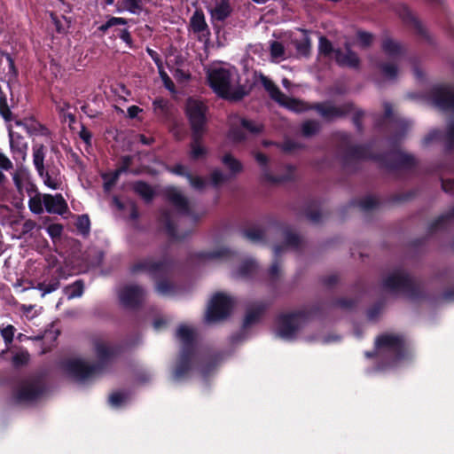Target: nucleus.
<instances>
[{"mask_svg": "<svg viewBox=\"0 0 454 454\" xmlns=\"http://www.w3.org/2000/svg\"><path fill=\"white\" fill-rule=\"evenodd\" d=\"M194 336L193 328L187 325H182L176 331V338L182 342L178 364L174 372V377L176 380L181 378L190 369L191 362L194 356Z\"/></svg>", "mask_w": 454, "mask_h": 454, "instance_id": "3", "label": "nucleus"}, {"mask_svg": "<svg viewBox=\"0 0 454 454\" xmlns=\"http://www.w3.org/2000/svg\"><path fill=\"white\" fill-rule=\"evenodd\" d=\"M301 36L294 37L292 42L295 46L297 54L300 56H308L311 49V42L308 35V31L304 29H299Z\"/></svg>", "mask_w": 454, "mask_h": 454, "instance_id": "22", "label": "nucleus"}, {"mask_svg": "<svg viewBox=\"0 0 454 454\" xmlns=\"http://www.w3.org/2000/svg\"><path fill=\"white\" fill-rule=\"evenodd\" d=\"M9 140L10 149L13 155V159L17 163L21 164L27 158V144L25 141V138L20 134L12 130H9Z\"/></svg>", "mask_w": 454, "mask_h": 454, "instance_id": "13", "label": "nucleus"}, {"mask_svg": "<svg viewBox=\"0 0 454 454\" xmlns=\"http://www.w3.org/2000/svg\"><path fill=\"white\" fill-rule=\"evenodd\" d=\"M126 24H127V20H125L124 18L111 17L108 19V20L106 23L102 24L98 27V29L101 32L105 33L112 27L119 26V25H126Z\"/></svg>", "mask_w": 454, "mask_h": 454, "instance_id": "37", "label": "nucleus"}, {"mask_svg": "<svg viewBox=\"0 0 454 454\" xmlns=\"http://www.w3.org/2000/svg\"><path fill=\"white\" fill-rule=\"evenodd\" d=\"M163 221H164V223H165V226H166V229H167V231L168 233L172 236V237H175V231H174V229H173V226L170 223V217L168 215L165 214L163 215Z\"/></svg>", "mask_w": 454, "mask_h": 454, "instance_id": "62", "label": "nucleus"}, {"mask_svg": "<svg viewBox=\"0 0 454 454\" xmlns=\"http://www.w3.org/2000/svg\"><path fill=\"white\" fill-rule=\"evenodd\" d=\"M382 49L384 52L390 58H395L401 51V46L395 41L387 38L383 41Z\"/></svg>", "mask_w": 454, "mask_h": 454, "instance_id": "31", "label": "nucleus"}, {"mask_svg": "<svg viewBox=\"0 0 454 454\" xmlns=\"http://www.w3.org/2000/svg\"><path fill=\"white\" fill-rule=\"evenodd\" d=\"M93 345L97 364L89 365L82 359H70L64 364L66 372L77 382L84 383L94 378L114 355V349L103 340H95Z\"/></svg>", "mask_w": 454, "mask_h": 454, "instance_id": "1", "label": "nucleus"}, {"mask_svg": "<svg viewBox=\"0 0 454 454\" xmlns=\"http://www.w3.org/2000/svg\"><path fill=\"white\" fill-rule=\"evenodd\" d=\"M190 27L200 40L207 39L210 34L205 15L201 11L194 12L190 20Z\"/></svg>", "mask_w": 454, "mask_h": 454, "instance_id": "16", "label": "nucleus"}, {"mask_svg": "<svg viewBox=\"0 0 454 454\" xmlns=\"http://www.w3.org/2000/svg\"><path fill=\"white\" fill-rule=\"evenodd\" d=\"M238 77L234 67L214 66L207 70L210 87L218 96L230 100H239L247 94V90L239 85Z\"/></svg>", "mask_w": 454, "mask_h": 454, "instance_id": "2", "label": "nucleus"}, {"mask_svg": "<svg viewBox=\"0 0 454 454\" xmlns=\"http://www.w3.org/2000/svg\"><path fill=\"white\" fill-rule=\"evenodd\" d=\"M76 226L82 233H88L90 230L89 217L85 215L79 216Z\"/></svg>", "mask_w": 454, "mask_h": 454, "instance_id": "46", "label": "nucleus"}, {"mask_svg": "<svg viewBox=\"0 0 454 454\" xmlns=\"http://www.w3.org/2000/svg\"><path fill=\"white\" fill-rule=\"evenodd\" d=\"M167 200L173 205L181 214H189V203L187 199L176 187H168L164 191Z\"/></svg>", "mask_w": 454, "mask_h": 454, "instance_id": "17", "label": "nucleus"}, {"mask_svg": "<svg viewBox=\"0 0 454 454\" xmlns=\"http://www.w3.org/2000/svg\"><path fill=\"white\" fill-rule=\"evenodd\" d=\"M43 388L39 379H27L20 384L15 398L20 403L33 402L43 394Z\"/></svg>", "mask_w": 454, "mask_h": 454, "instance_id": "10", "label": "nucleus"}, {"mask_svg": "<svg viewBox=\"0 0 454 454\" xmlns=\"http://www.w3.org/2000/svg\"><path fill=\"white\" fill-rule=\"evenodd\" d=\"M357 38L362 47H367L372 42V35L366 32H358Z\"/></svg>", "mask_w": 454, "mask_h": 454, "instance_id": "50", "label": "nucleus"}, {"mask_svg": "<svg viewBox=\"0 0 454 454\" xmlns=\"http://www.w3.org/2000/svg\"><path fill=\"white\" fill-rule=\"evenodd\" d=\"M128 11L132 14H140L143 11L142 0H122L121 5L117 7V12Z\"/></svg>", "mask_w": 454, "mask_h": 454, "instance_id": "26", "label": "nucleus"}, {"mask_svg": "<svg viewBox=\"0 0 454 454\" xmlns=\"http://www.w3.org/2000/svg\"><path fill=\"white\" fill-rule=\"evenodd\" d=\"M156 288L160 294H167L171 291L172 286L167 281H162L157 284Z\"/></svg>", "mask_w": 454, "mask_h": 454, "instance_id": "56", "label": "nucleus"}, {"mask_svg": "<svg viewBox=\"0 0 454 454\" xmlns=\"http://www.w3.org/2000/svg\"><path fill=\"white\" fill-rule=\"evenodd\" d=\"M204 133H200L198 137L192 133V142L191 144L190 155L192 159L197 160L207 153V149L200 144V140Z\"/></svg>", "mask_w": 454, "mask_h": 454, "instance_id": "28", "label": "nucleus"}, {"mask_svg": "<svg viewBox=\"0 0 454 454\" xmlns=\"http://www.w3.org/2000/svg\"><path fill=\"white\" fill-rule=\"evenodd\" d=\"M56 271L59 275V278H52L48 283L41 282L36 286L35 288L42 292V297H44L46 294L56 291L59 287V278H67L63 274L61 268L57 269Z\"/></svg>", "mask_w": 454, "mask_h": 454, "instance_id": "24", "label": "nucleus"}, {"mask_svg": "<svg viewBox=\"0 0 454 454\" xmlns=\"http://www.w3.org/2000/svg\"><path fill=\"white\" fill-rule=\"evenodd\" d=\"M159 73H160V75L162 81L164 82L166 88L172 90L174 88V84H173L171 79L169 78V76L163 71L162 68L160 69V71H159Z\"/></svg>", "mask_w": 454, "mask_h": 454, "instance_id": "61", "label": "nucleus"}, {"mask_svg": "<svg viewBox=\"0 0 454 454\" xmlns=\"http://www.w3.org/2000/svg\"><path fill=\"white\" fill-rule=\"evenodd\" d=\"M206 106L196 99L189 98L186 103V114L189 119L192 133L199 136L200 133L205 132V126L207 122L206 118Z\"/></svg>", "mask_w": 454, "mask_h": 454, "instance_id": "8", "label": "nucleus"}, {"mask_svg": "<svg viewBox=\"0 0 454 454\" xmlns=\"http://www.w3.org/2000/svg\"><path fill=\"white\" fill-rule=\"evenodd\" d=\"M225 180V176L222 171L215 169L211 174V181L214 185H218Z\"/></svg>", "mask_w": 454, "mask_h": 454, "instance_id": "53", "label": "nucleus"}, {"mask_svg": "<svg viewBox=\"0 0 454 454\" xmlns=\"http://www.w3.org/2000/svg\"><path fill=\"white\" fill-rule=\"evenodd\" d=\"M270 55L273 59L278 61L286 59L285 48L280 42L273 41L270 43Z\"/></svg>", "mask_w": 454, "mask_h": 454, "instance_id": "34", "label": "nucleus"}, {"mask_svg": "<svg viewBox=\"0 0 454 454\" xmlns=\"http://www.w3.org/2000/svg\"><path fill=\"white\" fill-rule=\"evenodd\" d=\"M166 269L167 265L163 262H153L149 260H145L135 264L131 270L133 273L145 271L153 277H156L158 274L165 272Z\"/></svg>", "mask_w": 454, "mask_h": 454, "instance_id": "21", "label": "nucleus"}, {"mask_svg": "<svg viewBox=\"0 0 454 454\" xmlns=\"http://www.w3.org/2000/svg\"><path fill=\"white\" fill-rule=\"evenodd\" d=\"M119 36L124 43H126L127 45H129V47L132 46L131 35L128 29L121 30Z\"/></svg>", "mask_w": 454, "mask_h": 454, "instance_id": "60", "label": "nucleus"}, {"mask_svg": "<svg viewBox=\"0 0 454 454\" xmlns=\"http://www.w3.org/2000/svg\"><path fill=\"white\" fill-rule=\"evenodd\" d=\"M45 147L43 144H35L33 146V163L38 174L44 170Z\"/></svg>", "mask_w": 454, "mask_h": 454, "instance_id": "25", "label": "nucleus"}, {"mask_svg": "<svg viewBox=\"0 0 454 454\" xmlns=\"http://www.w3.org/2000/svg\"><path fill=\"white\" fill-rule=\"evenodd\" d=\"M319 129V125L317 121H305L301 126L302 134L305 137H310L316 134Z\"/></svg>", "mask_w": 454, "mask_h": 454, "instance_id": "40", "label": "nucleus"}, {"mask_svg": "<svg viewBox=\"0 0 454 454\" xmlns=\"http://www.w3.org/2000/svg\"><path fill=\"white\" fill-rule=\"evenodd\" d=\"M254 158H255L256 161L258 162V164L261 166L263 179L268 182L276 183V182H280V181L289 179L292 177V175L294 171L293 167L288 166L287 167L288 173H289L288 175H286V176L275 177V176H271L269 172L268 158L266 157V155L260 153H256L254 154Z\"/></svg>", "mask_w": 454, "mask_h": 454, "instance_id": "20", "label": "nucleus"}, {"mask_svg": "<svg viewBox=\"0 0 454 454\" xmlns=\"http://www.w3.org/2000/svg\"><path fill=\"white\" fill-rule=\"evenodd\" d=\"M30 210L35 214H41L43 211V203L39 197H33L28 201Z\"/></svg>", "mask_w": 454, "mask_h": 454, "instance_id": "44", "label": "nucleus"}, {"mask_svg": "<svg viewBox=\"0 0 454 454\" xmlns=\"http://www.w3.org/2000/svg\"><path fill=\"white\" fill-rule=\"evenodd\" d=\"M254 81L255 82L261 83L267 90L270 97L280 106L297 113L303 112L308 109V106L304 102L286 97L280 91L275 83L263 74L255 73Z\"/></svg>", "mask_w": 454, "mask_h": 454, "instance_id": "4", "label": "nucleus"}, {"mask_svg": "<svg viewBox=\"0 0 454 454\" xmlns=\"http://www.w3.org/2000/svg\"><path fill=\"white\" fill-rule=\"evenodd\" d=\"M130 159L129 157L124 158L125 166L116 169L114 173L106 174L103 176L105 180V189L110 190V188L115 184L121 173L125 172L128 168Z\"/></svg>", "mask_w": 454, "mask_h": 454, "instance_id": "27", "label": "nucleus"}, {"mask_svg": "<svg viewBox=\"0 0 454 454\" xmlns=\"http://www.w3.org/2000/svg\"><path fill=\"white\" fill-rule=\"evenodd\" d=\"M207 10L213 20L220 21L224 20L231 12L229 0H214L208 4Z\"/></svg>", "mask_w": 454, "mask_h": 454, "instance_id": "18", "label": "nucleus"}, {"mask_svg": "<svg viewBox=\"0 0 454 454\" xmlns=\"http://www.w3.org/2000/svg\"><path fill=\"white\" fill-rule=\"evenodd\" d=\"M304 320L305 316L301 312L280 316L278 319L277 335L285 340L293 339Z\"/></svg>", "mask_w": 454, "mask_h": 454, "instance_id": "9", "label": "nucleus"}, {"mask_svg": "<svg viewBox=\"0 0 454 454\" xmlns=\"http://www.w3.org/2000/svg\"><path fill=\"white\" fill-rule=\"evenodd\" d=\"M27 176H28V172L23 167L18 168V169L13 173L12 179H13V182L18 189H21L22 182H23V180H26L27 178Z\"/></svg>", "mask_w": 454, "mask_h": 454, "instance_id": "38", "label": "nucleus"}, {"mask_svg": "<svg viewBox=\"0 0 454 454\" xmlns=\"http://www.w3.org/2000/svg\"><path fill=\"white\" fill-rule=\"evenodd\" d=\"M13 164L12 160L3 153L0 152V169L9 171L12 169Z\"/></svg>", "mask_w": 454, "mask_h": 454, "instance_id": "51", "label": "nucleus"}, {"mask_svg": "<svg viewBox=\"0 0 454 454\" xmlns=\"http://www.w3.org/2000/svg\"><path fill=\"white\" fill-rule=\"evenodd\" d=\"M434 103L442 110L454 112V89L447 86L436 88L434 94Z\"/></svg>", "mask_w": 454, "mask_h": 454, "instance_id": "15", "label": "nucleus"}, {"mask_svg": "<svg viewBox=\"0 0 454 454\" xmlns=\"http://www.w3.org/2000/svg\"><path fill=\"white\" fill-rule=\"evenodd\" d=\"M246 238L253 242H257L261 240L263 237V231L260 229H253L249 231H246L244 232Z\"/></svg>", "mask_w": 454, "mask_h": 454, "instance_id": "47", "label": "nucleus"}, {"mask_svg": "<svg viewBox=\"0 0 454 454\" xmlns=\"http://www.w3.org/2000/svg\"><path fill=\"white\" fill-rule=\"evenodd\" d=\"M119 299L125 307H135L145 296L144 290L137 286H126L119 291Z\"/></svg>", "mask_w": 454, "mask_h": 454, "instance_id": "12", "label": "nucleus"}, {"mask_svg": "<svg viewBox=\"0 0 454 454\" xmlns=\"http://www.w3.org/2000/svg\"><path fill=\"white\" fill-rule=\"evenodd\" d=\"M30 359V356L27 351H20L16 353L12 358L13 364L16 366H21L27 364Z\"/></svg>", "mask_w": 454, "mask_h": 454, "instance_id": "42", "label": "nucleus"}, {"mask_svg": "<svg viewBox=\"0 0 454 454\" xmlns=\"http://www.w3.org/2000/svg\"><path fill=\"white\" fill-rule=\"evenodd\" d=\"M442 138V133L439 130H432L423 140L425 145H429L432 141Z\"/></svg>", "mask_w": 454, "mask_h": 454, "instance_id": "55", "label": "nucleus"}, {"mask_svg": "<svg viewBox=\"0 0 454 454\" xmlns=\"http://www.w3.org/2000/svg\"><path fill=\"white\" fill-rule=\"evenodd\" d=\"M146 51L149 54V56L153 59V60L155 62V64L157 65L159 71H160V69L162 67V62L160 60L159 54L155 51H153L150 48H147Z\"/></svg>", "mask_w": 454, "mask_h": 454, "instance_id": "58", "label": "nucleus"}, {"mask_svg": "<svg viewBox=\"0 0 454 454\" xmlns=\"http://www.w3.org/2000/svg\"><path fill=\"white\" fill-rule=\"evenodd\" d=\"M222 163L232 173L237 174L239 173L242 168V163L233 157L231 154L227 153L223 156L222 158Z\"/></svg>", "mask_w": 454, "mask_h": 454, "instance_id": "30", "label": "nucleus"}, {"mask_svg": "<svg viewBox=\"0 0 454 454\" xmlns=\"http://www.w3.org/2000/svg\"><path fill=\"white\" fill-rule=\"evenodd\" d=\"M335 60L340 66L349 67H356L359 64L358 57L349 48H347L345 52L335 51Z\"/></svg>", "mask_w": 454, "mask_h": 454, "instance_id": "23", "label": "nucleus"}, {"mask_svg": "<svg viewBox=\"0 0 454 454\" xmlns=\"http://www.w3.org/2000/svg\"><path fill=\"white\" fill-rule=\"evenodd\" d=\"M134 191L145 201H151L155 194L153 189L144 182H137L133 184Z\"/></svg>", "mask_w": 454, "mask_h": 454, "instance_id": "29", "label": "nucleus"}, {"mask_svg": "<svg viewBox=\"0 0 454 454\" xmlns=\"http://www.w3.org/2000/svg\"><path fill=\"white\" fill-rule=\"evenodd\" d=\"M186 177L189 180L191 186L195 190H202L206 185L205 180L200 176H192V175L187 174Z\"/></svg>", "mask_w": 454, "mask_h": 454, "instance_id": "45", "label": "nucleus"}, {"mask_svg": "<svg viewBox=\"0 0 454 454\" xmlns=\"http://www.w3.org/2000/svg\"><path fill=\"white\" fill-rule=\"evenodd\" d=\"M43 205L51 214L63 215L67 209V202L60 194L44 195Z\"/></svg>", "mask_w": 454, "mask_h": 454, "instance_id": "19", "label": "nucleus"}, {"mask_svg": "<svg viewBox=\"0 0 454 454\" xmlns=\"http://www.w3.org/2000/svg\"><path fill=\"white\" fill-rule=\"evenodd\" d=\"M382 74L387 79H395L397 75V67L394 63H386L381 67Z\"/></svg>", "mask_w": 454, "mask_h": 454, "instance_id": "41", "label": "nucleus"}, {"mask_svg": "<svg viewBox=\"0 0 454 454\" xmlns=\"http://www.w3.org/2000/svg\"><path fill=\"white\" fill-rule=\"evenodd\" d=\"M234 306L233 300L222 293L215 294L207 306L205 320L207 323H215L226 318Z\"/></svg>", "mask_w": 454, "mask_h": 454, "instance_id": "5", "label": "nucleus"}, {"mask_svg": "<svg viewBox=\"0 0 454 454\" xmlns=\"http://www.w3.org/2000/svg\"><path fill=\"white\" fill-rule=\"evenodd\" d=\"M444 137L447 143V147L450 148L453 145L454 141V122L449 124Z\"/></svg>", "mask_w": 454, "mask_h": 454, "instance_id": "52", "label": "nucleus"}, {"mask_svg": "<svg viewBox=\"0 0 454 454\" xmlns=\"http://www.w3.org/2000/svg\"><path fill=\"white\" fill-rule=\"evenodd\" d=\"M168 170L175 175H177V176H186V175L188 174L185 171V168L181 164H177L174 167L168 168Z\"/></svg>", "mask_w": 454, "mask_h": 454, "instance_id": "59", "label": "nucleus"}, {"mask_svg": "<svg viewBox=\"0 0 454 454\" xmlns=\"http://www.w3.org/2000/svg\"><path fill=\"white\" fill-rule=\"evenodd\" d=\"M300 238L296 234H288L286 236V245L296 247L298 246Z\"/></svg>", "mask_w": 454, "mask_h": 454, "instance_id": "63", "label": "nucleus"}, {"mask_svg": "<svg viewBox=\"0 0 454 454\" xmlns=\"http://www.w3.org/2000/svg\"><path fill=\"white\" fill-rule=\"evenodd\" d=\"M411 286V281L403 270H396L390 274L383 283L384 289L397 293L407 290Z\"/></svg>", "mask_w": 454, "mask_h": 454, "instance_id": "11", "label": "nucleus"}, {"mask_svg": "<svg viewBox=\"0 0 454 454\" xmlns=\"http://www.w3.org/2000/svg\"><path fill=\"white\" fill-rule=\"evenodd\" d=\"M245 130L251 134H259L263 130L261 123L241 118L238 115L230 117V131L228 138L232 142H241L247 139Z\"/></svg>", "mask_w": 454, "mask_h": 454, "instance_id": "6", "label": "nucleus"}, {"mask_svg": "<svg viewBox=\"0 0 454 454\" xmlns=\"http://www.w3.org/2000/svg\"><path fill=\"white\" fill-rule=\"evenodd\" d=\"M15 333V328L12 325H7L6 327L1 329V334L6 343H11L13 340Z\"/></svg>", "mask_w": 454, "mask_h": 454, "instance_id": "48", "label": "nucleus"}, {"mask_svg": "<svg viewBox=\"0 0 454 454\" xmlns=\"http://www.w3.org/2000/svg\"><path fill=\"white\" fill-rule=\"evenodd\" d=\"M377 204V200L373 197H366L360 201L359 206L363 209H370L372 208Z\"/></svg>", "mask_w": 454, "mask_h": 454, "instance_id": "54", "label": "nucleus"}, {"mask_svg": "<svg viewBox=\"0 0 454 454\" xmlns=\"http://www.w3.org/2000/svg\"><path fill=\"white\" fill-rule=\"evenodd\" d=\"M264 309L263 306H258L255 309H249L246 315L244 325L245 326H248L254 323H255L261 317L262 311Z\"/></svg>", "mask_w": 454, "mask_h": 454, "instance_id": "36", "label": "nucleus"}, {"mask_svg": "<svg viewBox=\"0 0 454 454\" xmlns=\"http://www.w3.org/2000/svg\"><path fill=\"white\" fill-rule=\"evenodd\" d=\"M142 110L137 106H131L128 108V114L130 118H135Z\"/></svg>", "mask_w": 454, "mask_h": 454, "instance_id": "64", "label": "nucleus"}, {"mask_svg": "<svg viewBox=\"0 0 454 454\" xmlns=\"http://www.w3.org/2000/svg\"><path fill=\"white\" fill-rule=\"evenodd\" d=\"M39 176L43 178V181L45 185L52 190H57L60 187L61 180L60 177L57 175L50 174L45 169L43 170L42 174Z\"/></svg>", "mask_w": 454, "mask_h": 454, "instance_id": "32", "label": "nucleus"}, {"mask_svg": "<svg viewBox=\"0 0 454 454\" xmlns=\"http://www.w3.org/2000/svg\"><path fill=\"white\" fill-rule=\"evenodd\" d=\"M256 269V263L252 260L245 261L239 270L236 272L237 277L245 278L250 276Z\"/></svg>", "mask_w": 454, "mask_h": 454, "instance_id": "35", "label": "nucleus"}, {"mask_svg": "<svg viewBox=\"0 0 454 454\" xmlns=\"http://www.w3.org/2000/svg\"><path fill=\"white\" fill-rule=\"evenodd\" d=\"M231 255V252L227 249H221L215 252L208 253L203 255L205 260H218L227 258Z\"/></svg>", "mask_w": 454, "mask_h": 454, "instance_id": "43", "label": "nucleus"}, {"mask_svg": "<svg viewBox=\"0 0 454 454\" xmlns=\"http://www.w3.org/2000/svg\"><path fill=\"white\" fill-rule=\"evenodd\" d=\"M128 400V395L124 392H114L109 397V403L114 407H119Z\"/></svg>", "mask_w": 454, "mask_h": 454, "instance_id": "39", "label": "nucleus"}, {"mask_svg": "<svg viewBox=\"0 0 454 454\" xmlns=\"http://www.w3.org/2000/svg\"><path fill=\"white\" fill-rule=\"evenodd\" d=\"M316 109L324 119L332 121L349 114L354 108L351 104L336 106L330 103H325L317 105Z\"/></svg>", "mask_w": 454, "mask_h": 454, "instance_id": "14", "label": "nucleus"}, {"mask_svg": "<svg viewBox=\"0 0 454 454\" xmlns=\"http://www.w3.org/2000/svg\"><path fill=\"white\" fill-rule=\"evenodd\" d=\"M83 288V283L81 280H77L74 284L67 286L65 293L68 299H74L82 295Z\"/></svg>", "mask_w": 454, "mask_h": 454, "instance_id": "33", "label": "nucleus"}, {"mask_svg": "<svg viewBox=\"0 0 454 454\" xmlns=\"http://www.w3.org/2000/svg\"><path fill=\"white\" fill-rule=\"evenodd\" d=\"M318 48L320 52L325 55L329 54L333 50L331 42L324 36L319 38Z\"/></svg>", "mask_w": 454, "mask_h": 454, "instance_id": "49", "label": "nucleus"}, {"mask_svg": "<svg viewBox=\"0 0 454 454\" xmlns=\"http://www.w3.org/2000/svg\"><path fill=\"white\" fill-rule=\"evenodd\" d=\"M404 347L403 339L395 334H383L375 341L377 353H387L394 356L395 361H398L403 356Z\"/></svg>", "mask_w": 454, "mask_h": 454, "instance_id": "7", "label": "nucleus"}, {"mask_svg": "<svg viewBox=\"0 0 454 454\" xmlns=\"http://www.w3.org/2000/svg\"><path fill=\"white\" fill-rule=\"evenodd\" d=\"M62 226L60 224H51L48 227L47 231L52 238L59 237L62 232Z\"/></svg>", "mask_w": 454, "mask_h": 454, "instance_id": "57", "label": "nucleus"}]
</instances>
